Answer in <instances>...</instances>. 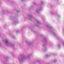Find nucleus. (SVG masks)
<instances>
[{
  "instance_id": "nucleus-1",
  "label": "nucleus",
  "mask_w": 64,
  "mask_h": 64,
  "mask_svg": "<svg viewBox=\"0 0 64 64\" xmlns=\"http://www.w3.org/2000/svg\"><path fill=\"white\" fill-rule=\"evenodd\" d=\"M5 42L6 44H9V41H8V39H6Z\"/></svg>"
},
{
  "instance_id": "nucleus-2",
  "label": "nucleus",
  "mask_w": 64,
  "mask_h": 64,
  "mask_svg": "<svg viewBox=\"0 0 64 64\" xmlns=\"http://www.w3.org/2000/svg\"><path fill=\"white\" fill-rule=\"evenodd\" d=\"M26 58L25 57H24L22 58L20 60V61H22L24 59H25Z\"/></svg>"
},
{
  "instance_id": "nucleus-3",
  "label": "nucleus",
  "mask_w": 64,
  "mask_h": 64,
  "mask_svg": "<svg viewBox=\"0 0 64 64\" xmlns=\"http://www.w3.org/2000/svg\"><path fill=\"white\" fill-rule=\"evenodd\" d=\"M46 57H49L50 56V55H46Z\"/></svg>"
},
{
  "instance_id": "nucleus-4",
  "label": "nucleus",
  "mask_w": 64,
  "mask_h": 64,
  "mask_svg": "<svg viewBox=\"0 0 64 64\" xmlns=\"http://www.w3.org/2000/svg\"><path fill=\"white\" fill-rule=\"evenodd\" d=\"M36 21H37V22L38 23H40V22H39V21L38 20H37Z\"/></svg>"
},
{
  "instance_id": "nucleus-5",
  "label": "nucleus",
  "mask_w": 64,
  "mask_h": 64,
  "mask_svg": "<svg viewBox=\"0 0 64 64\" xmlns=\"http://www.w3.org/2000/svg\"><path fill=\"white\" fill-rule=\"evenodd\" d=\"M32 17V16H31V15H30L29 16V17L30 18H30H31V17Z\"/></svg>"
},
{
  "instance_id": "nucleus-6",
  "label": "nucleus",
  "mask_w": 64,
  "mask_h": 64,
  "mask_svg": "<svg viewBox=\"0 0 64 64\" xmlns=\"http://www.w3.org/2000/svg\"><path fill=\"white\" fill-rule=\"evenodd\" d=\"M10 46H11V47H13V46H14V44H11L10 45Z\"/></svg>"
},
{
  "instance_id": "nucleus-7",
  "label": "nucleus",
  "mask_w": 64,
  "mask_h": 64,
  "mask_svg": "<svg viewBox=\"0 0 64 64\" xmlns=\"http://www.w3.org/2000/svg\"><path fill=\"white\" fill-rule=\"evenodd\" d=\"M56 60H53V62H56Z\"/></svg>"
},
{
  "instance_id": "nucleus-8",
  "label": "nucleus",
  "mask_w": 64,
  "mask_h": 64,
  "mask_svg": "<svg viewBox=\"0 0 64 64\" xmlns=\"http://www.w3.org/2000/svg\"><path fill=\"white\" fill-rule=\"evenodd\" d=\"M36 12H38H38H39V10H36Z\"/></svg>"
},
{
  "instance_id": "nucleus-9",
  "label": "nucleus",
  "mask_w": 64,
  "mask_h": 64,
  "mask_svg": "<svg viewBox=\"0 0 64 64\" xmlns=\"http://www.w3.org/2000/svg\"><path fill=\"white\" fill-rule=\"evenodd\" d=\"M58 17H60V16H59V15H58Z\"/></svg>"
},
{
  "instance_id": "nucleus-10",
  "label": "nucleus",
  "mask_w": 64,
  "mask_h": 64,
  "mask_svg": "<svg viewBox=\"0 0 64 64\" xmlns=\"http://www.w3.org/2000/svg\"><path fill=\"white\" fill-rule=\"evenodd\" d=\"M1 44H0V46H1Z\"/></svg>"
},
{
  "instance_id": "nucleus-11",
  "label": "nucleus",
  "mask_w": 64,
  "mask_h": 64,
  "mask_svg": "<svg viewBox=\"0 0 64 64\" xmlns=\"http://www.w3.org/2000/svg\"><path fill=\"white\" fill-rule=\"evenodd\" d=\"M58 47H59V45H58Z\"/></svg>"
},
{
  "instance_id": "nucleus-12",
  "label": "nucleus",
  "mask_w": 64,
  "mask_h": 64,
  "mask_svg": "<svg viewBox=\"0 0 64 64\" xmlns=\"http://www.w3.org/2000/svg\"><path fill=\"white\" fill-rule=\"evenodd\" d=\"M17 12H18V11H17Z\"/></svg>"
},
{
  "instance_id": "nucleus-13",
  "label": "nucleus",
  "mask_w": 64,
  "mask_h": 64,
  "mask_svg": "<svg viewBox=\"0 0 64 64\" xmlns=\"http://www.w3.org/2000/svg\"><path fill=\"white\" fill-rule=\"evenodd\" d=\"M22 0V1H23V0Z\"/></svg>"
},
{
  "instance_id": "nucleus-14",
  "label": "nucleus",
  "mask_w": 64,
  "mask_h": 64,
  "mask_svg": "<svg viewBox=\"0 0 64 64\" xmlns=\"http://www.w3.org/2000/svg\"><path fill=\"white\" fill-rule=\"evenodd\" d=\"M45 41H46V40H45Z\"/></svg>"
}]
</instances>
